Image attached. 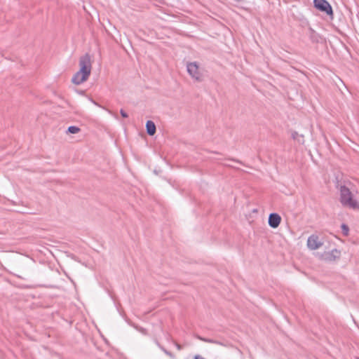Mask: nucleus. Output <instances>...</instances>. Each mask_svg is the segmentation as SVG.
Instances as JSON below:
<instances>
[{
	"instance_id": "obj_1",
	"label": "nucleus",
	"mask_w": 359,
	"mask_h": 359,
	"mask_svg": "<svg viewBox=\"0 0 359 359\" xmlns=\"http://www.w3.org/2000/svg\"><path fill=\"white\" fill-rule=\"evenodd\" d=\"M316 255L319 259L327 262L335 263L338 262L341 256V250L337 248H332L327 241H317L316 239Z\"/></svg>"
},
{
	"instance_id": "obj_2",
	"label": "nucleus",
	"mask_w": 359,
	"mask_h": 359,
	"mask_svg": "<svg viewBox=\"0 0 359 359\" xmlns=\"http://www.w3.org/2000/svg\"><path fill=\"white\" fill-rule=\"evenodd\" d=\"M349 185H351L350 183L339 185L340 202L344 207L359 210V203L355 198L354 191L348 187Z\"/></svg>"
},
{
	"instance_id": "obj_3",
	"label": "nucleus",
	"mask_w": 359,
	"mask_h": 359,
	"mask_svg": "<svg viewBox=\"0 0 359 359\" xmlns=\"http://www.w3.org/2000/svg\"><path fill=\"white\" fill-rule=\"evenodd\" d=\"M316 9L323 13L325 15V19L328 20L334 19L332 8L326 0H316Z\"/></svg>"
},
{
	"instance_id": "obj_4",
	"label": "nucleus",
	"mask_w": 359,
	"mask_h": 359,
	"mask_svg": "<svg viewBox=\"0 0 359 359\" xmlns=\"http://www.w3.org/2000/svg\"><path fill=\"white\" fill-rule=\"evenodd\" d=\"M80 73L83 74V79H88L91 72V60L88 53L81 57L79 60Z\"/></svg>"
},
{
	"instance_id": "obj_5",
	"label": "nucleus",
	"mask_w": 359,
	"mask_h": 359,
	"mask_svg": "<svg viewBox=\"0 0 359 359\" xmlns=\"http://www.w3.org/2000/svg\"><path fill=\"white\" fill-rule=\"evenodd\" d=\"M187 69L189 74L196 81H199L201 79V74L198 70V65L196 62H188Z\"/></svg>"
},
{
	"instance_id": "obj_6",
	"label": "nucleus",
	"mask_w": 359,
	"mask_h": 359,
	"mask_svg": "<svg viewBox=\"0 0 359 359\" xmlns=\"http://www.w3.org/2000/svg\"><path fill=\"white\" fill-rule=\"evenodd\" d=\"M280 222L281 217L278 213L272 212L269 214L268 219V224L269 226L273 229H276L280 225Z\"/></svg>"
},
{
	"instance_id": "obj_7",
	"label": "nucleus",
	"mask_w": 359,
	"mask_h": 359,
	"mask_svg": "<svg viewBox=\"0 0 359 359\" xmlns=\"http://www.w3.org/2000/svg\"><path fill=\"white\" fill-rule=\"evenodd\" d=\"M146 130L149 135H154L156 131L155 123L152 121H147L146 123Z\"/></svg>"
},
{
	"instance_id": "obj_8",
	"label": "nucleus",
	"mask_w": 359,
	"mask_h": 359,
	"mask_svg": "<svg viewBox=\"0 0 359 359\" xmlns=\"http://www.w3.org/2000/svg\"><path fill=\"white\" fill-rule=\"evenodd\" d=\"M87 80L88 79H83V74L80 73V72L78 71L76 73L74 74L72 79V82L74 84L79 85Z\"/></svg>"
},
{
	"instance_id": "obj_9",
	"label": "nucleus",
	"mask_w": 359,
	"mask_h": 359,
	"mask_svg": "<svg viewBox=\"0 0 359 359\" xmlns=\"http://www.w3.org/2000/svg\"><path fill=\"white\" fill-rule=\"evenodd\" d=\"M307 246L311 250H314V234L311 235L307 240Z\"/></svg>"
},
{
	"instance_id": "obj_10",
	"label": "nucleus",
	"mask_w": 359,
	"mask_h": 359,
	"mask_svg": "<svg viewBox=\"0 0 359 359\" xmlns=\"http://www.w3.org/2000/svg\"><path fill=\"white\" fill-rule=\"evenodd\" d=\"M80 131V128L75 126H71L67 128V133L71 134H76Z\"/></svg>"
},
{
	"instance_id": "obj_11",
	"label": "nucleus",
	"mask_w": 359,
	"mask_h": 359,
	"mask_svg": "<svg viewBox=\"0 0 359 359\" xmlns=\"http://www.w3.org/2000/svg\"><path fill=\"white\" fill-rule=\"evenodd\" d=\"M292 137L294 140H297L299 142H303V136L299 135V134L297 132H294L292 134Z\"/></svg>"
},
{
	"instance_id": "obj_12",
	"label": "nucleus",
	"mask_w": 359,
	"mask_h": 359,
	"mask_svg": "<svg viewBox=\"0 0 359 359\" xmlns=\"http://www.w3.org/2000/svg\"><path fill=\"white\" fill-rule=\"evenodd\" d=\"M341 229L342 233L344 236H348V235L349 228H348V226L347 225H346L344 224H341Z\"/></svg>"
},
{
	"instance_id": "obj_13",
	"label": "nucleus",
	"mask_w": 359,
	"mask_h": 359,
	"mask_svg": "<svg viewBox=\"0 0 359 359\" xmlns=\"http://www.w3.org/2000/svg\"><path fill=\"white\" fill-rule=\"evenodd\" d=\"M172 343L175 346V347L177 348V350L181 351L182 349V346L180 344H179L178 343H177L176 341H172Z\"/></svg>"
},
{
	"instance_id": "obj_14",
	"label": "nucleus",
	"mask_w": 359,
	"mask_h": 359,
	"mask_svg": "<svg viewBox=\"0 0 359 359\" xmlns=\"http://www.w3.org/2000/svg\"><path fill=\"white\" fill-rule=\"evenodd\" d=\"M120 114L123 118H127L128 116V114L123 109L120 110Z\"/></svg>"
},
{
	"instance_id": "obj_15",
	"label": "nucleus",
	"mask_w": 359,
	"mask_h": 359,
	"mask_svg": "<svg viewBox=\"0 0 359 359\" xmlns=\"http://www.w3.org/2000/svg\"><path fill=\"white\" fill-rule=\"evenodd\" d=\"M156 344L158 346V347L162 351L164 352V350H165V348L161 345V344L158 341H156Z\"/></svg>"
},
{
	"instance_id": "obj_16",
	"label": "nucleus",
	"mask_w": 359,
	"mask_h": 359,
	"mask_svg": "<svg viewBox=\"0 0 359 359\" xmlns=\"http://www.w3.org/2000/svg\"><path fill=\"white\" fill-rule=\"evenodd\" d=\"M198 339L202 340V341H205V342H209V343H212L213 342V341L211 340V339H205V338H203V337H199Z\"/></svg>"
},
{
	"instance_id": "obj_17",
	"label": "nucleus",
	"mask_w": 359,
	"mask_h": 359,
	"mask_svg": "<svg viewBox=\"0 0 359 359\" xmlns=\"http://www.w3.org/2000/svg\"><path fill=\"white\" fill-rule=\"evenodd\" d=\"M167 355L169 356L170 358L172 359H174L175 358V355L174 354H172L170 351H169L168 353H167Z\"/></svg>"
},
{
	"instance_id": "obj_18",
	"label": "nucleus",
	"mask_w": 359,
	"mask_h": 359,
	"mask_svg": "<svg viewBox=\"0 0 359 359\" xmlns=\"http://www.w3.org/2000/svg\"><path fill=\"white\" fill-rule=\"evenodd\" d=\"M194 359H205V358L199 355H196L194 356Z\"/></svg>"
},
{
	"instance_id": "obj_19",
	"label": "nucleus",
	"mask_w": 359,
	"mask_h": 359,
	"mask_svg": "<svg viewBox=\"0 0 359 359\" xmlns=\"http://www.w3.org/2000/svg\"><path fill=\"white\" fill-rule=\"evenodd\" d=\"M140 331L143 333L144 334H147L146 330L144 328H140Z\"/></svg>"
},
{
	"instance_id": "obj_20",
	"label": "nucleus",
	"mask_w": 359,
	"mask_h": 359,
	"mask_svg": "<svg viewBox=\"0 0 359 359\" xmlns=\"http://www.w3.org/2000/svg\"><path fill=\"white\" fill-rule=\"evenodd\" d=\"M168 352H169V351H168L167 349L164 350V353H165V355H167V353H168Z\"/></svg>"
}]
</instances>
